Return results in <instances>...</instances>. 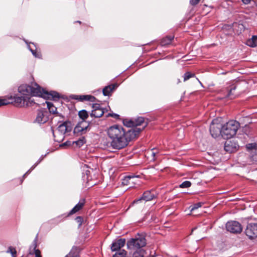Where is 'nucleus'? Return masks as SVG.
<instances>
[{"label": "nucleus", "instance_id": "1", "mask_svg": "<svg viewBox=\"0 0 257 257\" xmlns=\"http://www.w3.org/2000/svg\"><path fill=\"white\" fill-rule=\"evenodd\" d=\"M109 138L108 145L113 149L120 150L126 147L130 141L127 131L118 125L109 127L107 131Z\"/></svg>", "mask_w": 257, "mask_h": 257}, {"label": "nucleus", "instance_id": "2", "mask_svg": "<svg viewBox=\"0 0 257 257\" xmlns=\"http://www.w3.org/2000/svg\"><path fill=\"white\" fill-rule=\"evenodd\" d=\"M19 91L24 94H32L34 96L42 97H51L54 100H58L60 98L59 94L55 91L48 92L42 88L37 83H33L31 85L22 84L19 87Z\"/></svg>", "mask_w": 257, "mask_h": 257}, {"label": "nucleus", "instance_id": "3", "mask_svg": "<svg viewBox=\"0 0 257 257\" xmlns=\"http://www.w3.org/2000/svg\"><path fill=\"white\" fill-rule=\"evenodd\" d=\"M240 126L239 123L234 120H230L223 125H222V137L229 139L234 137Z\"/></svg>", "mask_w": 257, "mask_h": 257}, {"label": "nucleus", "instance_id": "4", "mask_svg": "<svg viewBox=\"0 0 257 257\" xmlns=\"http://www.w3.org/2000/svg\"><path fill=\"white\" fill-rule=\"evenodd\" d=\"M146 244L145 237L143 234L138 233L134 237L127 240L126 245L128 249L135 250L143 249V247L145 246Z\"/></svg>", "mask_w": 257, "mask_h": 257}, {"label": "nucleus", "instance_id": "5", "mask_svg": "<svg viewBox=\"0 0 257 257\" xmlns=\"http://www.w3.org/2000/svg\"><path fill=\"white\" fill-rule=\"evenodd\" d=\"M18 91L23 96H14V101L17 106L22 107L25 105L29 106V105H32L33 103H35L34 100L32 99L31 97H30V95L34 96L32 94H24L20 92L19 89Z\"/></svg>", "mask_w": 257, "mask_h": 257}, {"label": "nucleus", "instance_id": "6", "mask_svg": "<svg viewBox=\"0 0 257 257\" xmlns=\"http://www.w3.org/2000/svg\"><path fill=\"white\" fill-rule=\"evenodd\" d=\"M210 133L211 136L216 138L220 135L222 136V124L217 119H214L210 125Z\"/></svg>", "mask_w": 257, "mask_h": 257}, {"label": "nucleus", "instance_id": "7", "mask_svg": "<svg viewBox=\"0 0 257 257\" xmlns=\"http://www.w3.org/2000/svg\"><path fill=\"white\" fill-rule=\"evenodd\" d=\"M226 228L228 231L233 233H240L242 230L241 224L236 221H229L226 224Z\"/></svg>", "mask_w": 257, "mask_h": 257}, {"label": "nucleus", "instance_id": "8", "mask_svg": "<svg viewBox=\"0 0 257 257\" xmlns=\"http://www.w3.org/2000/svg\"><path fill=\"white\" fill-rule=\"evenodd\" d=\"M245 233L250 239L257 238V223H248L245 230Z\"/></svg>", "mask_w": 257, "mask_h": 257}, {"label": "nucleus", "instance_id": "9", "mask_svg": "<svg viewBox=\"0 0 257 257\" xmlns=\"http://www.w3.org/2000/svg\"><path fill=\"white\" fill-rule=\"evenodd\" d=\"M92 108V110L90 113L91 117H100L104 114L105 111H107L101 107L100 104L98 103L93 104Z\"/></svg>", "mask_w": 257, "mask_h": 257}, {"label": "nucleus", "instance_id": "10", "mask_svg": "<svg viewBox=\"0 0 257 257\" xmlns=\"http://www.w3.org/2000/svg\"><path fill=\"white\" fill-rule=\"evenodd\" d=\"M48 120L47 112L45 109L38 110L35 122L39 124H44Z\"/></svg>", "mask_w": 257, "mask_h": 257}, {"label": "nucleus", "instance_id": "11", "mask_svg": "<svg viewBox=\"0 0 257 257\" xmlns=\"http://www.w3.org/2000/svg\"><path fill=\"white\" fill-rule=\"evenodd\" d=\"M239 83H234L226 88V93L224 94V98L233 99L236 96V94H235L234 91L238 87Z\"/></svg>", "mask_w": 257, "mask_h": 257}, {"label": "nucleus", "instance_id": "12", "mask_svg": "<svg viewBox=\"0 0 257 257\" xmlns=\"http://www.w3.org/2000/svg\"><path fill=\"white\" fill-rule=\"evenodd\" d=\"M227 140L224 144V150L229 153L235 152L239 148L238 144L234 140Z\"/></svg>", "mask_w": 257, "mask_h": 257}, {"label": "nucleus", "instance_id": "13", "mask_svg": "<svg viewBox=\"0 0 257 257\" xmlns=\"http://www.w3.org/2000/svg\"><path fill=\"white\" fill-rule=\"evenodd\" d=\"M71 122L69 121H65L62 123L60 124L58 127V133L62 136V139H64V135L71 131Z\"/></svg>", "mask_w": 257, "mask_h": 257}, {"label": "nucleus", "instance_id": "14", "mask_svg": "<svg viewBox=\"0 0 257 257\" xmlns=\"http://www.w3.org/2000/svg\"><path fill=\"white\" fill-rule=\"evenodd\" d=\"M155 197L154 194L152 193L151 191H146L144 192L143 195L139 198L135 200L132 204L139 203L141 200L149 201L153 200Z\"/></svg>", "mask_w": 257, "mask_h": 257}, {"label": "nucleus", "instance_id": "15", "mask_svg": "<svg viewBox=\"0 0 257 257\" xmlns=\"http://www.w3.org/2000/svg\"><path fill=\"white\" fill-rule=\"evenodd\" d=\"M125 243V239L124 238H119L115 239L113 241L111 245V249L112 251L120 250Z\"/></svg>", "mask_w": 257, "mask_h": 257}, {"label": "nucleus", "instance_id": "16", "mask_svg": "<svg viewBox=\"0 0 257 257\" xmlns=\"http://www.w3.org/2000/svg\"><path fill=\"white\" fill-rule=\"evenodd\" d=\"M144 118L143 117H139L135 120H125L123 121V123L126 126L131 127L134 126L141 125L144 122Z\"/></svg>", "mask_w": 257, "mask_h": 257}, {"label": "nucleus", "instance_id": "17", "mask_svg": "<svg viewBox=\"0 0 257 257\" xmlns=\"http://www.w3.org/2000/svg\"><path fill=\"white\" fill-rule=\"evenodd\" d=\"M89 126V124L85 121L79 122L74 129V133H81V134L85 132Z\"/></svg>", "mask_w": 257, "mask_h": 257}, {"label": "nucleus", "instance_id": "18", "mask_svg": "<svg viewBox=\"0 0 257 257\" xmlns=\"http://www.w3.org/2000/svg\"><path fill=\"white\" fill-rule=\"evenodd\" d=\"M73 98L80 101H89L90 102H94L96 100L95 97L91 95H74Z\"/></svg>", "mask_w": 257, "mask_h": 257}, {"label": "nucleus", "instance_id": "19", "mask_svg": "<svg viewBox=\"0 0 257 257\" xmlns=\"http://www.w3.org/2000/svg\"><path fill=\"white\" fill-rule=\"evenodd\" d=\"M142 130L143 128L136 127L127 130V134L130 138V141L136 138Z\"/></svg>", "mask_w": 257, "mask_h": 257}, {"label": "nucleus", "instance_id": "20", "mask_svg": "<svg viewBox=\"0 0 257 257\" xmlns=\"http://www.w3.org/2000/svg\"><path fill=\"white\" fill-rule=\"evenodd\" d=\"M45 103L47 104V108L50 113L55 114L56 116H60L61 118H63V116L57 112V107L52 102L46 101Z\"/></svg>", "mask_w": 257, "mask_h": 257}, {"label": "nucleus", "instance_id": "21", "mask_svg": "<svg viewBox=\"0 0 257 257\" xmlns=\"http://www.w3.org/2000/svg\"><path fill=\"white\" fill-rule=\"evenodd\" d=\"M85 203V200L82 199L71 210L69 213V215H72L79 210H80L84 206Z\"/></svg>", "mask_w": 257, "mask_h": 257}, {"label": "nucleus", "instance_id": "22", "mask_svg": "<svg viewBox=\"0 0 257 257\" xmlns=\"http://www.w3.org/2000/svg\"><path fill=\"white\" fill-rule=\"evenodd\" d=\"M117 87L116 84H113L105 86L102 90L104 96H109L110 93Z\"/></svg>", "mask_w": 257, "mask_h": 257}, {"label": "nucleus", "instance_id": "23", "mask_svg": "<svg viewBox=\"0 0 257 257\" xmlns=\"http://www.w3.org/2000/svg\"><path fill=\"white\" fill-rule=\"evenodd\" d=\"M174 36L170 35L167 36L164 38H163L161 41V45L162 46H166L169 44H170L172 41V40L174 39Z\"/></svg>", "mask_w": 257, "mask_h": 257}, {"label": "nucleus", "instance_id": "24", "mask_svg": "<svg viewBox=\"0 0 257 257\" xmlns=\"http://www.w3.org/2000/svg\"><path fill=\"white\" fill-rule=\"evenodd\" d=\"M79 252V248L76 246H73L69 253L65 257H78Z\"/></svg>", "mask_w": 257, "mask_h": 257}, {"label": "nucleus", "instance_id": "25", "mask_svg": "<svg viewBox=\"0 0 257 257\" xmlns=\"http://www.w3.org/2000/svg\"><path fill=\"white\" fill-rule=\"evenodd\" d=\"M246 44L250 47L257 46V36H253L250 39L246 41Z\"/></svg>", "mask_w": 257, "mask_h": 257}, {"label": "nucleus", "instance_id": "26", "mask_svg": "<svg viewBox=\"0 0 257 257\" xmlns=\"http://www.w3.org/2000/svg\"><path fill=\"white\" fill-rule=\"evenodd\" d=\"M139 176H135V175H128L124 177V178L122 182V184L124 185H127L131 184V182H133L132 181V180L134 179L135 178H138Z\"/></svg>", "mask_w": 257, "mask_h": 257}, {"label": "nucleus", "instance_id": "27", "mask_svg": "<svg viewBox=\"0 0 257 257\" xmlns=\"http://www.w3.org/2000/svg\"><path fill=\"white\" fill-rule=\"evenodd\" d=\"M27 44L28 48L29 49V50L32 52V54L36 58H41V55L40 53H38L36 51V47L34 43H32L33 45H34V46L35 48V49L32 48L31 47L30 44H28L27 42H25Z\"/></svg>", "mask_w": 257, "mask_h": 257}, {"label": "nucleus", "instance_id": "28", "mask_svg": "<svg viewBox=\"0 0 257 257\" xmlns=\"http://www.w3.org/2000/svg\"><path fill=\"white\" fill-rule=\"evenodd\" d=\"M46 156V155H45L44 156L42 155L37 161V162L23 175V178L26 177V176L28 174H29L43 160Z\"/></svg>", "mask_w": 257, "mask_h": 257}, {"label": "nucleus", "instance_id": "29", "mask_svg": "<svg viewBox=\"0 0 257 257\" xmlns=\"http://www.w3.org/2000/svg\"><path fill=\"white\" fill-rule=\"evenodd\" d=\"M133 257H144L146 254V251L143 249H139L134 250Z\"/></svg>", "mask_w": 257, "mask_h": 257}, {"label": "nucleus", "instance_id": "30", "mask_svg": "<svg viewBox=\"0 0 257 257\" xmlns=\"http://www.w3.org/2000/svg\"><path fill=\"white\" fill-rule=\"evenodd\" d=\"M79 116L82 119V121H85V120L88 117V114L86 110H82L78 113Z\"/></svg>", "mask_w": 257, "mask_h": 257}, {"label": "nucleus", "instance_id": "31", "mask_svg": "<svg viewBox=\"0 0 257 257\" xmlns=\"http://www.w3.org/2000/svg\"><path fill=\"white\" fill-rule=\"evenodd\" d=\"M85 143V139L84 137H82L79 140L76 141L72 142L73 144H76V145L79 147L82 146Z\"/></svg>", "mask_w": 257, "mask_h": 257}, {"label": "nucleus", "instance_id": "32", "mask_svg": "<svg viewBox=\"0 0 257 257\" xmlns=\"http://www.w3.org/2000/svg\"><path fill=\"white\" fill-rule=\"evenodd\" d=\"M127 254V252L124 249L119 250V251L116 252L112 257H125Z\"/></svg>", "mask_w": 257, "mask_h": 257}, {"label": "nucleus", "instance_id": "33", "mask_svg": "<svg viewBox=\"0 0 257 257\" xmlns=\"http://www.w3.org/2000/svg\"><path fill=\"white\" fill-rule=\"evenodd\" d=\"M246 148L248 151H250V150H255L257 148V144H256V143L248 144L246 145Z\"/></svg>", "mask_w": 257, "mask_h": 257}, {"label": "nucleus", "instance_id": "34", "mask_svg": "<svg viewBox=\"0 0 257 257\" xmlns=\"http://www.w3.org/2000/svg\"><path fill=\"white\" fill-rule=\"evenodd\" d=\"M191 185V183L189 181H185L182 183L179 187L181 188H187L190 187Z\"/></svg>", "mask_w": 257, "mask_h": 257}, {"label": "nucleus", "instance_id": "35", "mask_svg": "<svg viewBox=\"0 0 257 257\" xmlns=\"http://www.w3.org/2000/svg\"><path fill=\"white\" fill-rule=\"evenodd\" d=\"M195 76V74L187 72L184 74V81H185L191 77Z\"/></svg>", "mask_w": 257, "mask_h": 257}, {"label": "nucleus", "instance_id": "36", "mask_svg": "<svg viewBox=\"0 0 257 257\" xmlns=\"http://www.w3.org/2000/svg\"><path fill=\"white\" fill-rule=\"evenodd\" d=\"M7 253H10L12 254V257H16L17 251L15 248L10 246L7 251Z\"/></svg>", "mask_w": 257, "mask_h": 257}, {"label": "nucleus", "instance_id": "37", "mask_svg": "<svg viewBox=\"0 0 257 257\" xmlns=\"http://www.w3.org/2000/svg\"><path fill=\"white\" fill-rule=\"evenodd\" d=\"M37 238H35L34 242H35V247H34V250H35V257H42L41 255V251L39 249H36V241Z\"/></svg>", "mask_w": 257, "mask_h": 257}, {"label": "nucleus", "instance_id": "38", "mask_svg": "<svg viewBox=\"0 0 257 257\" xmlns=\"http://www.w3.org/2000/svg\"><path fill=\"white\" fill-rule=\"evenodd\" d=\"M202 204V203L201 202H198L196 204H194L192 206L191 211H193V210L199 208V207H201Z\"/></svg>", "mask_w": 257, "mask_h": 257}, {"label": "nucleus", "instance_id": "39", "mask_svg": "<svg viewBox=\"0 0 257 257\" xmlns=\"http://www.w3.org/2000/svg\"><path fill=\"white\" fill-rule=\"evenodd\" d=\"M72 145H73L72 144V142L68 141H66V142L60 145V147H64L65 146H70Z\"/></svg>", "mask_w": 257, "mask_h": 257}, {"label": "nucleus", "instance_id": "40", "mask_svg": "<svg viewBox=\"0 0 257 257\" xmlns=\"http://www.w3.org/2000/svg\"><path fill=\"white\" fill-rule=\"evenodd\" d=\"M10 102L7 99H0V106L2 105H7Z\"/></svg>", "mask_w": 257, "mask_h": 257}, {"label": "nucleus", "instance_id": "41", "mask_svg": "<svg viewBox=\"0 0 257 257\" xmlns=\"http://www.w3.org/2000/svg\"><path fill=\"white\" fill-rule=\"evenodd\" d=\"M106 116L107 117H109V116H111V117H113L115 118H118L119 117V115L116 113H108Z\"/></svg>", "mask_w": 257, "mask_h": 257}, {"label": "nucleus", "instance_id": "42", "mask_svg": "<svg viewBox=\"0 0 257 257\" xmlns=\"http://www.w3.org/2000/svg\"><path fill=\"white\" fill-rule=\"evenodd\" d=\"M200 0H190V3L192 6H195L199 3Z\"/></svg>", "mask_w": 257, "mask_h": 257}, {"label": "nucleus", "instance_id": "43", "mask_svg": "<svg viewBox=\"0 0 257 257\" xmlns=\"http://www.w3.org/2000/svg\"><path fill=\"white\" fill-rule=\"evenodd\" d=\"M76 220L77 222L79 223V224L81 225L82 224V222L83 221V218L81 216H77L76 218Z\"/></svg>", "mask_w": 257, "mask_h": 257}, {"label": "nucleus", "instance_id": "44", "mask_svg": "<svg viewBox=\"0 0 257 257\" xmlns=\"http://www.w3.org/2000/svg\"><path fill=\"white\" fill-rule=\"evenodd\" d=\"M242 3L244 4H248L250 3L251 0H241Z\"/></svg>", "mask_w": 257, "mask_h": 257}, {"label": "nucleus", "instance_id": "45", "mask_svg": "<svg viewBox=\"0 0 257 257\" xmlns=\"http://www.w3.org/2000/svg\"><path fill=\"white\" fill-rule=\"evenodd\" d=\"M156 149L155 148L153 149L152 150V155L154 157L156 155V154L157 153L156 152H154V151Z\"/></svg>", "mask_w": 257, "mask_h": 257}, {"label": "nucleus", "instance_id": "46", "mask_svg": "<svg viewBox=\"0 0 257 257\" xmlns=\"http://www.w3.org/2000/svg\"><path fill=\"white\" fill-rule=\"evenodd\" d=\"M254 3L255 5L257 6V0H254Z\"/></svg>", "mask_w": 257, "mask_h": 257}, {"label": "nucleus", "instance_id": "47", "mask_svg": "<svg viewBox=\"0 0 257 257\" xmlns=\"http://www.w3.org/2000/svg\"><path fill=\"white\" fill-rule=\"evenodd\" d=\"M75 23H79V24H81V21H76Z\"/></svg>", "mask_w": 257, "mask_h": 257}, {"label": "nucleus", "instance_id": "48", "mask_svg": "<svg viewBox=\"0 0 257 257\" xmlns=\"http://www.w3.org/2000/svg\"><path fill=\"white\" fill-rule=\"evenodd\" d=\"M53 135L54 137L55 138V135L53 131Z\"/></svg>", "mask_w": 257, "mask_h": 257}, {"label": "nucleus", "instance_id": "49", "mask_svg": "<svg viewBox=\"0 0 257 257\" xmlns=\"http://www.w3.org/2000/svg\"><path fill=\"white\" fill-rule=\"evenodd\" d=\"M55 140L56 141H57V142H60V141H61V140H56L55 139Z\"/></svg>", "mask_w": 257, "mask_h": 257}, {"label": "nucleus", "instance_id": "50", "mask_svg": "<svg viewBox=\"0 0 257 257\" xmlns=\"http://www.w3.org/2000/svg\"><path fill=\"white\" fill-rule=\"evenodd\" d=\"M197 80L199 81V83H200V84L202 85V84H201V82L198 80V78H197Z\"/></svg>", "mask_w": 257, "mask_h": 257}, {"label": "nucleus", "instance_id": "51", "mask_svg": "<svg viewBox=\"0 0 257 257\" xmlns=\"http://www.w3.org/2000/svg\"><path fill=\"white\" fill-rule=\"evenodd\" d=\"M195 229L196 228H194L193 229H192V231H193V230H195Z\"/></svg>", "mask_w": 257, "mask_h": 257}]
</instances>
